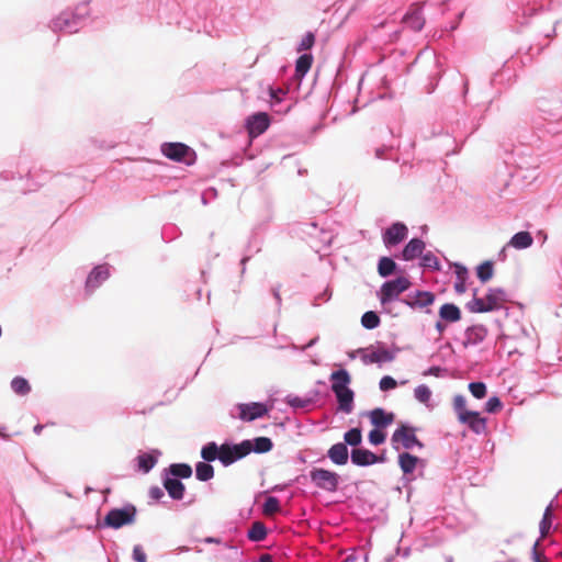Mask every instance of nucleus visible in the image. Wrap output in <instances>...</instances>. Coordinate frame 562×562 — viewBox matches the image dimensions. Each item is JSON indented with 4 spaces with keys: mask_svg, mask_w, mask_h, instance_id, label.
<instances>
[{
    "mask_svg": "<svg viewBox=\"0 0 562 562\" xmlns=\"http://www.w3.org/2000/svg\"><path fill=\"white\" fill-rule=\"evenodd\" d=\"M506 301L502 289H490L484 297H474L468 307L472 313H486L502 307Z\"/></svg>",
    "mask_w": 562,
    "mask_h": 562,
    "instance_id": "1",
    "label": "nucleus"
},
{
    "mask_svg": "<svg viewBox=\"0 0 562 562\" xmlns=\"http://www.w3.org/2000/svg\"><path fill=\"white\" fill-rule=\"evenodd\" d=\"M417 429L409 426L408 424H401L400 427L393 432L391 441L395 450L400 449H413L417 447L423 449V442L416 436Z\"/></svg>",
    "mask_w": 562,
    "mask_h": 562,
    "instance_id": "2",
    "label": "nucleus"
},
{
    "mask_svg": "<svg viewBox=\"0 0 562 562\" xmlns=\"http://www.w3.org/2000/svg\"><path fill=\"white\" fill-rule=\"evenodd\" d=\"M136 507L126 505L123 508H113L104 517V525L114 529L131 525L135 521Z\"/></svg>",
    "mask_w": 562,
    "mask_h": 562,
    "instance_id": "3",
    "label": "nucleus"
},
{
    "mask_svg": "<svg viewBox=\"0 0 562 562\" xmlns=\"http://www.w3.org/2000/svg\"><path fill=\"white\" fill-rule=\"evenodd\" d=\"M312 482L319 488L335 492L338 488L339 475L322 468L313 469L310 473Z\"/></svg>",
    "mask_w": 562,
    "mask_h": 562,
    "instance_id": "4",
    "label": "nucleus"
},
{
    "mask_svg": "<svg viewBox=\"0 0 562 562\" xmlns=\"http://www.w3.org/2000/svg\"><path fill=\"white\" fill-rule=\"evenodd\" d=\"M249 454V445L244 440L236 445L223 443L220 461L227 467Z\"/></svg>",
    "mask_w": 562,
    "mask_h": 562,
    "instance_id": "5",
    "label": "nucleus"
},
{
    "mask_svg": "<svg viewBox=\"0 0 562 562\" xmlns=\"http://www.w3.org/2000/svg\"><path fill=\"white\" fill-rule=\"evenodd\" d=\"M411 286V282L405 277H398L395 280L387 281L381 286L380 301L382 304L391 302L401 293Z\"/></svg>",
    "mask_w": 562,
    "mask_h": 562,
    "instance_id": "6",
    "label": "nucleus"
},
{
    "mask_svg": "<svg viewBox=\"0 0 562 562\" xmlns=\"http://www.w3.org/2000/svg\"><path fill=\"white\" fill-rule=\"evenodd\" d=\"M452 406L457 413L459 422H485L480 417V413L470 408L464 395L458 394L453 397Z\"/></svg>",
    "mask_w": 562,
    "mask_h": 562,
    "instance_id": "7",
    "label": "nucleus"
},
{
    "mask_svg": "<svg viewBox=\"0 0 562 562\" xmlns=\"http://www.w3.org/2000/svg\"><path fill=\"white\" fill-rule=\"evenodd\" d=\"M270 117L266 112H258L247 119V131L249 136L257 137L268 130Z\"/></svg>",
    "mask_w": 562,
    "mask_h": 562,
    "instance_id": "8",
    "label": "nucleus"
},
{
    "mask_svg": "<svg viewBox=\"0 0 562 562\" xmlns=\"http://www.w3.org/2000/svg\"><path fill=\"white\" fill-rule=\"evenodd\" d=\"M407 226L401 222L392 224L383 234V243L386 247H393L407 237Z\"/></svg>",
    "mask_w": 562,
    "mask_h": 562,
    "instance_id": "9",
    "label": "nucleus"
},
{
    "mask_svg": "<svg viewBox=\"0 0 562 562\" xmlns=\"http://www.w3.org/2000/svg\"><path fill=\"white\" fill-rule=\"evenodd\" d=\"M239 418L251 422L257 418H263L269 412V407L262 403L239 404Z\"/></svg>",
    "mask_w": 562,
    "mask_h": 562,
    "instance_id": "10",
    "label": "nucleus"
},
{
    "mask_svg": "<svg viewBox=\"0 0 562 562\" xmlns=\"http://www.w3.org/2000/svg\"><path fill=\"white\" fill-rule=\"evenodd\" d=\"M393 359L394 353L384 347L367 348L361 356L364 364L391 362Z\"/></svg>",
    "mask_w": 562,
    "mask_h": 562,
    "instance_id": "11",
    "label": "nucleus"
},
{
    "mask_svg": "<svg viewBox=\"0 0 562 562\" xmlns=\"http://www.w3.org/2000/svg\"><path fill=\"white\" fill-rule=\"evenodd\" d=\"M351 462L358 467H368L384 461L383 457H379L368 449L353 448L351 450Z\"/></svg>",
    "mask_w": 562,
    "mask_h": 562,
    "instance_id": "12",
    "label": "nucleus"
},
{
    "mask_svg": "<svg viewBox=\"0 0 562 562\" xmlns=\"http://www.w3.org/2000/svg\"><path fill=\"white\" fill-rule=\"evenodd\" d=\"M190 148L182 143H166L161 146V153L169 159L182 161Z\"/></svg>",
    "mask_w": 562,
    "mask_h": 562,
    "instance_id": "13",
    "label": "nucleus"
},
{
    "mask_svg": "<svg viewBox=\"0 0 562 562\" xmlns=\"http://www.w3.org/2000/svg\"><path fill=\"white\" fill-rule=\"evenodd\" d=\"M403 22L413 31H420L425 24L422 7L413 4L409 11L404 15Z\"/></svg>",
    "mask_w": 562,
    "mask_h": 562,
    "instance_id": "14",
    "label": "nucleus"
},
{
    "mask_svg": "<svg viewBox=\"0 0 562 562\" xmlns=\"http://www.w3.org/2000/svg\"><path fill=\"white\" fill-rule=\"evenodd\" d=\"M110 276L109 268L106 266H98L95 267L90 274L88 276L86 288L89 291H93L98 286L101 285Z\"/></svg>",
    "mask_w": 562,
    "mask_h": 562,
    "instance_id": "15",
    "label": "nucleus"
},
{
    "mask_svg": "<svg viewBox=\"0 0 562 562\" xmlns=\"http://www.w3.org/2000/svg\"><path fill=\"white\" fill-rule=\"evenodd\" d=\"M77 25V15L69 14L66 12L60 13L56 16L52 22V27L54 31H65V30H76Z\"/></svg>",
    "mask_w": 562,
    "mask_h": 562,
    "instance_id": "16",
    "label": "nucleus"
},
{
    "mask_svg": "<svg viewBox=\"0 0 562 562\" xmlns=\"http://www.w3.org/2000/svg\"><path fill=\"white\" fill-rule=\"evenodd\" d=\"M327 456L335 464L345 465L348 462V448L346 443H335L327 451Z\"/></svg>",
    "mask_w": 562,
    "mask_h": 562,
    "instance_id": "17",
    "label": "nucleus"
},
{
    "mask_svg": "<svg viewBox=\"0 0 562 562\" xmlns=\"http://www.w3.org/2000/svg\"><path fill=\"white\" fill-rule=\"evenodd\" d=\"M244 442L249 445V453L255 452L258 454L268 453L273 449V442L268 437H257L252 440L246 439Z\"/></svg>",
    "mask_w": 562,
    "mask_h": 562,
    "instance_id": "18",
    "label": "nucleus"
},
{
    "mask_svg": "<svg viewBox=\"0 0 562 562\" xmlns=\"http://www.w3.org/2000/svg\"><path fill=\"white\" fill-rule=\"evenodd\" d=\"M435 295L431 292L428 291H418L414 295H409V299L406 301V303L411 307H426L434 303Z\"/></svg>",
    "mask_w": 562,
    "mask_h": 562,
    "instance_id": "19",
    "label": "nucleus"
},
{
    "mask_svg": "<svg viewBox=\"0 0 562 562\" xmlns=\"http://www.w3.org/2000/svg\"><path fill=\"white\" fill-rule=\"evenodd\" d=\"M425 243L419 238H413L404 247L402 256L404 260H413L423 254Z\"/></svg>",
    "mask_w": 562,
    "mask_h": 562,
    "instance_id": "20",
    "label": "nucleus"
},
{
    "mask_svg": "<svg viewBox=\"0 0 562 562\" xmlns=\"http://www.w3.org/2000/svg\"><path fill=\"white\" fill-rule=\"evenodd\" d=\"M420 462L422 460L418 457L413 456L408 452H403L398 454V465L405 475L412 474L415 471L417 464Z\"/></svg>",
    "mask_w": 562,
    "mask_h": 562,
    "instance_id": "21",
    "label": "nucleus"
},
{
    "mask_svg": "<svg viewBox=\"0 0 562 562\" xmlns=\"http://www.w3.org/2000/svg\"><path fill=\"white\" fill-rule=\"evenodd\" d=\"M439 317L447 323H456L461 319V311L456 304L446 303L439 308Z\"/></svg>",
    "mask_w": 562,
    "mask_h": 562,
    "instance_id": "22",
    "label": "nucleus"
},
{
    "mask_svg": "<svg viewBox=\"0 0 562 562\" xmlns=\"http://www.w3.org/2000/svg\"><path fill=\"white\" fill-rule=\"evenodd\" d=\"M164 486L168 492L169 496L173 499H182L184 495L186 487L181 481L178 479L167 477L164 481Z\"/></svg>",
    "mask_w": 562,
    "mask_h": 562,
    "instance_id": "23",
    "label": "nucleus"
},
{
    "mask_svg": "<svg viewBox=\"0 0 562 562\" xmlns=\"http://www.w3.org/2000/svg\"><path fill=\"white\" fill-rule=\"evenodd\" d=\"M333 392L337 396L339 408L349 413L352 407L353 392L349 387L342 390H333Z\"/></svg>",
    "mask_w": 562,
    "mask_h": 562,
    "instance_id": "24",
    "label": "nucleus"
},
{
    "mask_svg": "<svg viewBox=\"0 0 562 562\" xmlns=\"http://www.w3.org/2000/svg\"><path fill=\"white\" fill-rule=\"evenodd\" d=\"M533 238L529 232H519L515 234L508 245L516 249H525L532 245Z\"/></svg>",
    "mask_w": 562,
    "mask_h": 562,
    "instance_id": "25",
    "label": "nucleus"
},
{
    "mask_svg": "<svg viewBox=\"0 0 562 562\" xmlns=\"http://www.w3.org/2000/svg\"><path fill=\"white\" fill-rule=\"evenodd\" d=\"M331 381V390H341L348 389V384L350 383V375L349 373L341 369L338 371H335L330 375Z\"/></svg>",
    "mask_w": 562,
    "mask_h": 562,
    "instance_id": "26",
    "label": "nucleus"
},
{
    "mask_svg": "<svg viewBox=\"0 0 562 562\" xmlns=\"http://www.w3.org/2000/svg\"><path fill=\"white\" fill-rule=\"evenodd\" d=\"M313 56L311 54L301 55L295 64V77L302 79L311 69Z\"/></svg>",
    "mask_w": 562,
    "mask_h": 562,
    "instance_id": "27",
    "label": "nucleus"
},
{
    "mask_svg": "<svg viewBox=\"0 0 562 562\" xmlns=\"http://www.w3.org/2000/svg\"><path fill=\"white\" fill-rule=\"evenodd\" d=\"M221 449H222V445L221 446H217L216 442H209L206 443L202 450H201V457L203 458V460H205L206 462H212V461H215L216 459L220 460V456H221Z\"/></svg>",
    "mask_w": 562,
    "mask_h": 562,
    "instance_id": "28",
    "label": "nucleus"
},
{
    "mask_svg": "<svg viewBox=\"0 0 562 562\" xmlns=\"http://www.w3.org/2000/svg\"><path fill=\"white\" fill-rule=\"evenodd\" d=\"M11 389L16 395L20 396L27 395L31 392V385L29 381L22 376H15L11 381Z\"/></svg>",
    "mask_w": 562,
    "mask_h": 562,
    "instance_id": "29",
    "label": "nucleus"
},
{
    "mask_svg": "<svg viewBox=\"0 0 562 562\" xmlns=\"http://www.w3.org/2000/svg\"><path fill=\"white\" fill-rule=\"evenodd\" d=\"M395 268H396L395 261L389 257H382L379 260L378 272L381 277L385 278V277L391 276L395 271Z\"/></svg>",
    "mask_w": 562,
    "mask_h": 562,
    "instance_id": "30",
    "label": "nucleus"
},
{
    "mask_svg": "<svg viewBox=\"0 0 562 562\" xmlns=\"http://www.w3.org/2000/svg\"><path fill=\"white\" fill-rule=\"evenodd\" d=\"M361 417L369 418L370 422H393L394 415L387 414L382 408H375L369 413L362 414Z\"/></svg>",
    "mask_w": 562,
    "mask_h": 562,
    "instance_id": "31",
    "label": "nucleus"
},
{
    "mask_svg": "<svg viewBox=\"0 0 562 562\" xmlns=\"http://www.w3.org/2000/svg\"><path fill=\"white\" fill-rule=\"evenodd\" d=\"M195 475L200 481H209L214 476V469L206 462H199L195 467Z\"/></svg>",
    "mask_w": 562,
    "mask_h": 562,
    "instance_id": "32",
    "label": "nucleus"
},
{
    "mask_svg": "<svg viewBox=\"0 0 562 562\" xmlns=\"http://www.w3.org/2000/svg\"><path fill=\"white\" fill-rule=\"evenodd\" d=\"M169 472L176 477L189 479L192 475V469L187 463H175L169 467Z\"/></svg>",
    "mask_w": 562,
    "mask_h": 562,
    "instance_id": "33",
    "label": "nucleus"
},
{
    "mask_svg": "<svg viewBox=\"0 0 562 562\" xmlns=\"http://www.w3.org/2000/svg\"><path fill=\"white\" fill-rule=\"evenodd\" d=\"M267 536V529L262 522H254L248 531V538L252 541H262Z\"/></svg>",
    "mask_w": 562,
    "mask_h": 562,
    "instance_id": "34",
    "label": "nucleus"
},
{
    "mask_svg": "<svg viewBox=\"0 0 562 562\" xmlns=\"http://www.w3.org/2000/svg\"><path fill=\"white\" fill-rule=\"evenodd\" d=\"M477 278L481 282L485 283L492 279L494 269L491 261H484L476 269Z\"/></svg>",
    "mask_w": 562,
    "mask_h": 562,
    "instance_id": "35",
    "label": "nucleus"
},
{
    "mask_svg": "<svg viewBox=\"0 0 562 562\" xmlns=\"http://www.w3.org/2000/svg\"><path fill=\"white\" fill-rule=\"evenodd\" d=\"M344 440L347 445L351 446V447H357L361 443V440H362V434H361V429L360 428H352L350 430H348L345 436H344Z\"/></svg>",
    "mask_w": 562,
    "mask_h": 562,
    "instance_id": "36",
    "label": "nucleus"
},
{
    "mask_svg": "<svg viewBox=\"0 0 562 562\" xmlns=\"http://www.w3.org/2000/svg\"><path fill=\"white\" fill-rule=\"evenodd\" d=\"M361 324L367 329L376 328L380 325V317L375 312H366L361 317Z\"/></svg>",
    "mask_w": 562,
    "mask_h": 562,
    "instance_id": "37",
    "label": "nucleus"
},
{
    "mask_svg": "<svg viewBox=\"0 0 562 562\" xmlns=\"http://www.w3.org/2000/svg\"><path fill=\"white\" fill-rule=\"evenodd\" d=\"M280 502L274 496H269L266 498L263 504V514L266 516H273L274 514L280 512Z\"/></svg>",
    "mask_w": 562,
    "mask_h": 562,
    "instance_id": "38",
    "label": "nucleus"
},
{
    "mask_svg": "<svg viewBox=\"0 0 562 562\" xmlns=\"http://www.w3.org/2000/svg\"><path fill=\"white\" fill-rule=\"evenodd\" d=\"M467 333L471 340L479 342L484 340L487 335V329L483 325H475L470 327Z\"/></svg>",
    "mask_w": 562,
    "mask_h": 562,
    "instance_id": "39",
    "label": "nucleus"
},
{
    "mask_svg": "<svg viewBox=\"0 0 562 562\" xmlns=\"http://www.w3.org/2000/svg\"><path fill=\"white\" fill-rule=\"evenodd\" d=\"M156 462V458L149 453H144L138 457V467L145 473L149 472Z\"/></svg>",
    "mask_w": 562,
    "mask_h": 562,
    "instance_id": "40",
    "label": "nucleus"
},
{
    "mask_svg": "<svg viewBox=\"0 0 562 562\" xmlns=\"http://www.w3.org/2000/svg\"><path fill=\"white\" fill-rule=\"evenodd\" d=\"M469 391L475 398H483L487 394V389L483 382H472L469 384Z\"/></svg>",
    "mask_w": 562,
    "mask_h": 562,
    "instance_id": "41",
    "label": "nucleus"
},
{
    "mask_svg": "<svg viewBox=\"0 0 562 562\" xmlns=\"http://www.w3.org/2000/svg\"><path fill=\"white\" fill-rule=\"evenodd\" d=\"M422 265L425 268H431V269H435V270H439L440 269V263H439L438 258L432 252H430V251H428L425 255H423V257H422Z\"/></svg>",
    "mask_w": 562,
    "mask_h": 562,
    "instance_id": "42",
    "label": "nucleus"
},
{
    "mask_svg": "<svg viewBox=\"0 0 562 562\" xmlns=\"http://www.w3.org/2000/svg\"><path fill=\"white\" fill-rule=\"evenodd\" d=\"M386 434L381 428H374L369 432V441L374 446H379L385 441Z\"/></svg>",
    "mask_w": 562,
    "mask_h": 562,
    "instance_id": "43",
    "label": "nucleus"
},
{
    "mask_svg": "<svg viewBox=\"0 0 562 562\" xmlns=\"http://www.w3.org/2000/svg\"><path fill=\"white\" fill-rule=\"evenodd\" d=\"M551 507H547L542 520L540 521V531L542 537H546L551 528Z\"/></svg>",
    "mask_w": 562,
    "mask_h": 562,
    "instance_id": "44",
    "label": "nucleus"
},
{
    "mask_svg": "<svg viewBox=\"0 0 562 562\" xmlns=\"http://www.w3.org/2000/svg\"><path fill=\"white\" fill-rule=\"evenodd\" d=\"M288 403L294 409H305L312 405V401L310 398H300V397H288Z\"/></svg>",
    "mask_w": 562,
    "mask_h": 562,
    "instance_id": "45",
    "label": "nucleus"
},
{
    "mask_svg": "<svg viewBox=\"0 0 562 562\" xmlns=\"http://www.w3.org/2000/svg\"><path fill=\"white\" fill-rule=\"evenodd\" d=\"M314 43H315L314 33H312V32L306 33L297 47V52L311 49L314 46Z\"/></svg>",
    "mask_w": 562,
    "mask_h": 562,
    "instance_id": "46",
    "label": "nucleus"
},
{
    "mask_svg": "<svg viewBox=\"0 0 562 562\" xmlns=\"http://www.w3.org/2000/svg\"><path fill=\"white\" fill-rule=\"evenodd\" d=\"M431 392L426 385H419L415 389V396L418 401L426 403L429 401Z\"/></svg>",
    "mask_w": 562,
    "mask_h": 562,
    "instance_id": "47",
    "label": "nucleus"
},
{
    "mask_svg": "<svg viewBox=\"0 0 562 562\" xmlns=\"http://www.w3.org/2000/svg\"><path fill=\"white\" fill-rule=\"evenodd\" d=\"M502 406L501 400L497 396H492L485 404V411L488 413H495L501 411Z\"/></svg>",
    "mask_w": 562,
    "mask_h": 562,
    "instance_id": "48",
    "label": "nucleus"
},
{
    "mask_svg": "<svg viewBox=\"0 0 562 562\" xmlns=\"http://www.w3.org/2000/svg\"><path fill=\"white\" fill-rule=\"evenodd\" d=\"M396 385H397L396 381L390 375L383 376L379 383L381 391H384V392L395 389Z\"/></svg>",
    "mask_w": 562,
    "mask_h": 562,
    "instance_id": "49",
    "label": "nucleus"
},
{
    "mask_svg": "<svg viewBox=\"0 0 562 562\" xmlns=\"http://www.w3.org/2000/svg\"><path fill=\"white\" fill-rule=\"evenodd\" d=\"M133 558L136 562H147V555L140 546H135L133 549Z\"/></svg>",
    "mask_w": 562,
    "mask_h": 562,
    "instance_id": "50",
    "label": "nucleus"
},
{
    "mask_svg": "<svg viewBox=\"0 0 562 562\" xmlns=\"http://www.w3.org/2000/svg\"><path fill=\"white\" fill-rule=\"evenodd\" d=\"M538 544L539 543L536 542L533 546V561L535 562H547L546 557L537 550Z\"/></svg>",
    "mask_w": 562,
    "mask_h": 562,
    "instance_id": "51",
    "label": "nucleus"
},
{
    "mask_svg": "<svg viewBox=\"0 0 562 562\" xmlns=\"http://www.w3.org/2000/svg\"><path fill=\"white\" fill-rule=\"evenodd\" d=\"M149 495L154 499H160L164 496V492L160 487H151L149 491Z\"/></svg>",
    "mask_w": 562,
    "mask_h": 562,
    "instance_id": "52",
    "label": "nucleus"
},
{
    "mask_svg": "<svg viewBox=\"0 0 562 562\" xmlns=\"http://www.w3.org/2000/svg\"><path fill=\"white\" fill-rule=\"evenodd\" d=\"M469 427L476 434H480L484 427H485V424H469Z\"/></svg>",
    "mask_w": 562,
    "mask_h": 562,
    "instance_id": "53",
    "label": "nucleus"
},
{
    "mask_svg": "<svg viewBox=\"0 0 562 562\" xmlns=\"http://www.w3.org/2000/svg\"><path fill=\"white\" fill-rule=\"evenodd\" d=\"M467 269L463 268V267H460L457 271V274H458V278L460 279V281H464L465 280V276H467Z\"/></svg>",
    "mask_w": 562,
    "mask_h": 562,
    "instance_id": "54",
    "label": "nucleus"
},
{
    "mask_svg": "<svg viewBox=\"0 0 562 562\" xmlns=\"http://www.w3.org/2000/svg\"><path fill=\"white\" fill-rule=\"evenodd\" d=\"M454 289L458 293H463L465 291L464 281L456 283Z\"/></svg>",
    "mask_w": 562,
    "mask_h": 562,
    "instance_id": "55",
    "label": "nucleus"
},
{
    "mask_svg": "<svg viewBox=\"0 0 562 562\" xmlns=\"http://www.w3.org/2000/svg\"><path fill=\"white\" fill-rule=\"evenodd\" d=\"M436 329L439 331V334H442L446 329V325H443L440 321L436 323Z\"/></svg>",
    "mask_w": 562,
    "mask_h": 562,
    "instance_id": "56",
    "label": "nucleus"
},
{
    "mask_svg": "<svg viewBox=\"0 0 562 562\" xmlns=\"http://www.w3.org/2000/svg\"><path fill=\"white\" fill-rule=\"evenodd\" d=\"M260 562H273L269 554H263L260 557Z\"/></svg>",
    "mask_w": 562,
    "mask_h": 562,
    "instance_id": "57",
    "label": "nucleus"
},
{
    "mask_svg": "<svg viewBox=\"0 0 562 562\" xmlns=\"http://www.w3.org/2000/svg\"><path fill=\"white\" fill-rule=\"evenodd\" d=\"M205 542H210V543H220V540H218V539H216V538H211V537H210V538H206V539H205Z\"/></svg>",
    "mask_w": 562,
    "mask_h": 562,
    "instance_id": "58",
    "label": "nucleus"
},
{
    "mask_svg": "<svg viewBox=\"0 0 562 562\" xmlns=\"http://www.w3.org/2000/svg\"><path fill=\"white\" fill-rule=\"evenodd\" d=\"M42 428H43V426H42V425L36 424V425H35V427H34V431H35L36 434H40V432H41V430H42Z\"/></svg>",
    "mask_w": 562,
    "mask_h": 562,
    "instance_id": "59",
    "label": "nucleus"
},
{
    "mask_svg": "<svg viewBox=\"0 0 562 562\" xmlns=\"http://www.w3.org/2000/svg\"><path fill=\"white\" fill-rule=\"evenodd\" d=\"M378 426H382V427H385L387 424L386 423H383V424H376Z\"/></svg>",
    "mask_w": 562,
    "mask_h": 562,
    "instance_id": "60",
    "label": "nucleus"
}]
</instances>
